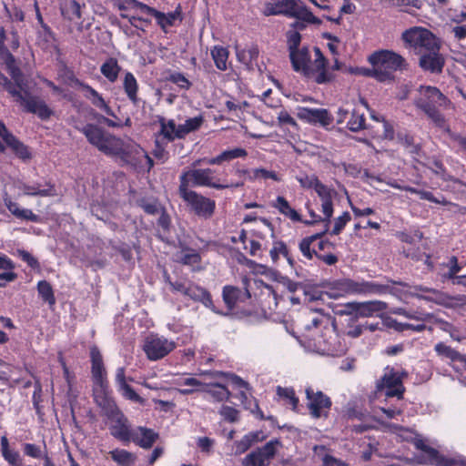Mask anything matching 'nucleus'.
<instances>
[{"label": "nucleus", "instance_id": "obj_4", "mask_svg": "<svg viewBox=\"0 0 466 466\" xmlns=\"http://www.w3.org/2000/svg\"><path fill=\"white\" fill-rule=\"evenodd\" d=\"M313 328H321L320 333L313 339V344L317 351L333 357L342 356L346 353L347 344L338 332L334 321L329 323V319L323 316H314L310 319L309 318L305 324L307 330H310Z\"/></svg>", "mask_w": 466, "mask_h": 466}, {"label": "nucleus", "instance_id": "obj_54", "mask_svg": "<svg viewBox=\"0 0 466 466\" xmlns=\"http://www.w3.org/2000/svg\"><path fill=\"white\" fill-rule=\"evenodd\" d=\"M397 139L399 143L405 148L409 149L411 154L417 155L421 149V147L419 144H415L414 136L407 131L398 132Z\"/></svg>", "mask_w": 466, "mask_h": 466}, {"label": "nucleus", "instance_id": "obj_30", "mask_svg": "<svg viewBox=\"0 0 466 466\" xmlns=\"http://www.w3.org/2000/svg\"><path fill=\"white\" fill-rule=\"evenodd\" d=\"M315 257L329 266L335 265L339 261V258L334 254L336 245L328 239H318Z\"/></svg>", "mask_w": 466, "mask_h": 466}, {"label": "nucleus", "instance_id": "obj_43", "mask_svg": "<svg viewBox=\"0 0 466 466\" xmlns=\"http://www.w3.org/2000/svg\"><path fill=\"white\" fill-rule=\"evenodd\" d=\"M1 453L10 466H21L22 459L18 451L10 450L9 441L5 435L1 437Z\"/></svg>", "mask_w": 466, "mask_h": 466}, {"label": "nucleus", "instance_id": "obj_20", "mask_svg": "<svg viewBox=\"0 0 466 466\" xmlns=\"http://www.w3.org/2000/svg\"><path fill=\"white\" fill-rule=\"evenodd\" d=\"M212 377L216 379H226L232 385L233 389L238 390L236 398L238 399L245 409L249 408L248 406V396L251 395V387L249 383L244 380L238 375L232 372L226 371H214Z\"/></svg>", "mask_w": 466, "mask_h": 466}, {"label": "nucleus", "instance_id": "obj_39", "mask_svg": "<svg viewBox=\"0 0 466 466\" xmlns=\"http://www.w3.org/2000/svg\"><path fill=\"white\" fill-rule=\"evenodd\" d=\"M5 205L9 212L18 219L36 223L41 221L40 217L31 209L21 208L18 203L12 201L10 198L5 199Z\"/></svg>", "mask_w": 466, "mask_h": 466}, {"label": "nucleus", "instance_id": "obj_41", "mask_svg": "<svg viewBox=\"0 0 466 466\" xmlns=\"http://www.w3.org/2000/svg\"><path fill=\"white\" fill-rule=\"evenodd\" d=\"M326 232H327V228L322 232L305 237L300 240V242L299 244V248L300 252L302 253V255L307 259L310 260L313 258V257H315L316 248L315 247L311 248V246L314 242H316L318 239L322 238Z\"/></svg>", "mask_w": 466, "mask_h": 466}, {"label": "nucleus", "instance_id": "obj_48", "mask_svg": "<svg viewBox=\"0 0 466 466\" xmlns=\"http://www.w3.org/2000/svg\"><path fill=\"white\" fill-rule=\"evenodd\" d=\"M402 190L406 191V192H410L411 194H416V195L419 196V198L420 199H423V200H428L430 202H433V203H436V204H441V205H443V206L453 205L450 201L446 200V198L444 197L436 198L432 194V192H431V191L420 190V189L412 187L410 186H404V187H402Z\"/></svg>", "mask_w": 466, "mask_h": 466}, {"label": "nucleus", "instance_id": "obj_58", "mask_svg": "<svg viewBox=\"0 0 466 466\" xmlns=\"http://www.w3.org/2000/svg\"><path fill=\"white\" fill-rule=\"evenodd\" d=\"M300 187L306 189H314L317 193L325 184H323L316 175H303L297 177Z\"/></svg>", "mask_w": 466, "mask_h": 466}, {"label": "nucleus", "instance_id": "obj_2", "mask_svg": "<svg viewBox=\"0 0 466 466\" xmlns=\"http://www.w3.org/2000/svg\"><path fill=\"white\" fill-rule=\"evenodd\" d=\"M6 33L4 26L0 27V90L8 92L16 102H19L24 110L28 113L35 114L42 120L50 118L53 114L52 109L46 103L26 93L25 96L21 93L25 86L24 74L17 66L16 60L12 53L5 46Z\"/></svg>", "mask_w": 466, "mask_h": 466}, {"label": "nucleus", "instance_id": "obj_7", "mask_svg": "<svg viewBox=\"0 0 466 466\" xmlns=\"http://www.w3.org/2000/svg\"><path fill=\"white\" fill-rule=\"evenodd\" d=\"M368 61L375 67V78L380 82L393 79V72L406 66L405 59L390 50H379L372 53Z\"/></svg>", "mask_w": 466, "mask_h": 466}, {"label": "nucleus", "instance_id": "obj_46", "mask_svg": "<svg viewBox=\"0 0 466 466\" xmlns=\"http://www.w3.org/2000/svg\"><path fill=\"white\" fill-rule=\"evenodd\" d=\"M175 384L180 387L177 391L182 395H189L196 391L200 390V387L203 388V384L200 380L195 378H180L175 381Z\"/></svg>", "mask_w": 466, "mask_h": 466}, {"label": "nucleus", "instance_id": "obj_32", "mask_svg": "<svg viewBox=\"0 0 466 466\" xmlns=\"http://www.w3.org/2000/svg\"><path fill=\"white\" fill-rule=\"evenodd\" d=\"M18 188L26 196L55 197L56 195L55 184L51 181H46L44 185L21 183Z\"/></svg>", "mask_w": 466, "mask_h": 466}, {"label": "nucleus", "instance_id": "obj_40", "mask_svg": "<svg viewBox=\"0 0 466 466\" xmlns=\"http://www.w3.org/2000/svg\"><path fill=\"white\" fill-rule=\"evenodd\" d=\"M123 89L128 100L134 105L139 104L138 89L139 85L131 72H126L123 79Z\"/></svg>", "mask_w": 466, "mask_h": 466}, {"label": "nucleus", "instance_id": "obj_10", "mask_svg": "<svg viewBox=\"0 0 466 466\" xmlns=\"http://www.w3.org/2000/svg\"><path fill=\"white\" fill-rule=\"evenodd\" d=\"M307 407L314 419L328 418L332 406L331 399L321 390L308 387L305 390Z\"/></svg>", "mask_w": 466, "mask_h": 466}, {"label": "nucleus", "instance_id": "obj_37", "mask_svg": "<svg viewBox=\"0 0 466 466\" xmlns=\"http://www.w3.org/2000/svg\"><path fill=\"white\" fill-rule=\"evenodd\" d=\"M273 207L282 214L285 218H289L293 222H300L304 224H310L308 220H303L301 215L291 206L289 201L282 196H278Z\"/></svg>", "mask_w": 466, "mask_h": 466}, {"label": "nucleus", "instance_id": "obj_61", "mask_svg": "<svg viewBox=\"0 0 466 466\" xmlns=\"http://www.w3.org/2000/svg\"><path fill=\"white\" fill-rule=\"evenodd\" d=\"M413 445L417 450L423 451L428 456L429 463H431L434 457L438 456L439 451L428 445L426 441L421 438H415L413 441Z\"/></svg>", "mask_w": 466, "mask_h": 466}, {"label": "nucleus", "instance_id": "obj_44", "mask_svg": "<svg viewBox=\"0 0 466 466\" xmlns=\"http://www.w3.org/2000/svg\"><path fill=\"white\" fill-rule=\"evenodd\" d=\"M283 256L289 262V265L293 266L295 261L289 250L286 245V243L282 240H277L273 242L272 248L269 250V256L273 261V263H277L279 256Z\"/></svg>", "mask_w": 466, "mask_h": 466}, {"label": "nucleus", "instance_id": "obj_59", "mask_svg": "<svg viewBox=\"0 0 466 466\" xmlns=\"http://www.w3.org/2000/svg\"><path fill=\"white\" fill-rule=\"evenodd\" d=\"M258 432H249L244 435L241 440L235 442L236 452L238 454L247 451L254 442L258 441Z\"/></svg>", "mask_w": 466, "mask_h": 466}, {"label": "nucleus", "instance_id": "obj_62", "mask_svg": "<svg viewBox=\"0 0 466 466\" xmlns=\"http://www.w3.org/2000/svg\"><path fill=\"white\" fill-rule=\"evenodd\" d=\"M24 455L33 459H43L45 455V449L35 443L25 442L22 445Z\"/></svg>", "mask_w": 466, "mask_h": 466}, {"label": "nucleus", "instance_id": "obj_55", "mask_svg": "<svg viewBox=\"0 0 466 466\" xmlns=\"http://www.w3.org/2000/svg\"><path fill=\"white\" fill-rule=\"evenodd\" d=\"M204 123L203 116L190 117L185 120L184 124L178 125L182 137L185 138L191 132L198 130Z\"/></svg>", "mask_w": 466, "mask_h": 466}, {"label": "nucleus", "instance_id": "obj_36", "mask_svg": "<svg viewBox=\"0 0 466 466\" xmlns=\"http://www.w3.org/2000/svg\"><path fill=\"white\" fill-rule=\"evenodd\" d=\"M248 156V151L242 147H234L222 151L220 154L214 157L205 160L208 165H221L224 162H230L236 158H245Z\"/></svg>", "mask_w": 466, "mask_h": 466}, {"label": "nucleus", "instance_id": "obj_42", "mask_svg": "<svg viewBox=\"0 0 466 466\" xmlns=\"http://www.w3.org/2000/svg\"><path fill=\"white\" fill-rule=\"evenodd\" d=\"M121 71V66L115 57L107 58L100 66L101 74L110 82L115 83Z\"/></svg>", "mask_w": 466, "mask_h": 466}, {"label": "nucleus", "instance_id": "obj_49", "mask_svg": "<svg viewBox=\"0 0 466 466\" xmlns=\"http://www.w3.org/2000/svg\"><path fill=\"white\" fill-rule=\"evenodd\" d=\"M228 50L221 46H216L211 50V56L216 67L220 71H226L228 68L227 61L228 59Z\"/></svg>", "mask_w": 466, "mask_h": 466}, {"label": "nucleus", "instance_id": "obj_52", "mask_svg": "<svg viewBox=\"0 0 466 466\" xmlns=\"http://www.w3.org/2000/svg\"><path fill=\"white\" fill-rule=\"evenodd\" d=\"M258 54L259 51L257 46H252L249 48L244 49L237 48L236 51L238 60L248 66L258 59Z\"/></svg>", "mask_w": 466, "mask_h": 466}, {"label": "nucleus", "instance_id": "obj_11", "mask_svg": "<svg viewBox=\"0 0 466 466\" xmlns=\"http://www.w3.org/2000/svg\"><path fill=\"white\" fill-rule=\"evenodd\" d=\"M132 1L136 4V5L140 9L142 13L155 17L157 25L165 33L167 32L168 27L175 25L177 20L181 22L183 19L182 9L180 5H178L173 12H168L167 14H166L144 3L136 0Z\"/></svg>", "mask_w": 466, "mask_h": 466}, {"label": "nucleus", "instance_id": "obj_22", "mask_svg": "<svg viewBox=\"0 0 466 466\" xmlns=\"http://www.w3.org/2000/svg\"><path fill=\"white\" fill-rule=\"evenodd\" d=\"M347 307L350 313H355L357 317L370 318L383 312L387 309V303L380 300H370L349 303Z\"/></svg>", "mask_w": 466, "mask_h": 466}, {"label": "nucleus", "instance_id": "obj_56", "mask_svg": "<svg viewBox=\"0 0 466 466\" xmlns=\"http://www.w3.org/2000/svg\"><path fill=\"white\" fill-rule=\"evenodd\" d=\"M137 204L145 213L148 215H156L159 212L160 205L155 198L142 197L137 200Z\"/></svg>", "mask_w": 466, "mask_h": 466}, {"label": "nucleus", "instance_id": "obj_53", "mask_svg": "<svg viewBox=\"0 0 466 466\" xmlns=\"http://www.w3.org/2000/svg\"><path fill=\"white\" fill-rule=\"evenodd\" d=\"M347 127L352 132H359L366 128V117L364 113L354 109L347 123Z\"/></svg>", "mask_w": 466, "mask_h": 466}, {"label": "nucleus", "instance_id": "obj_23", "mask_svg": "<svg viewBox=\"0 0 466 466\" xmlns=\"http://www.w3.org/2000/svg\"><path fill=\"white\" fill-rule=\"evenodd\" d=\"M159 130L155 134V137L167 143L174 142L176 139H183L179 126L174 119H167L164 116H158Z\"/></svg>", "mask_w": 466, "mask_h": 466}, {"label": "nucleus", "instance_id": "obj_12", "mask_svg": "<svg viewBox=\"0 0 466 466\" xmlns=\"http://www.w3.org/2000/svg\"><path fill=\"white\" fill-rule=\"evenodd\" d=\"M451 103L450 99L435 86H421V96L415 101L417 108L426 112L427 106L431 109L446 108Z\"/></svg>", "mask_w": 466, "mask_h": 466}, {"label": "nucleus", "instance_id": "obj_31", "mask_svg": "<svg viewBox=\"0 0 466 466\" xmlns=\"http://www.w3.org/2000/svg\"><path fill=\"white\" fill-rule=\"evenodd\" d=\"M200 391L208 395L210 400L215 402L228 401L232 397L228 388L220 382L204 383Z\"/></svg>", "mask_w": 466, "mask_h": 466}, {"label": "nucleus", "instance_id": "obj_19", "mask_svg": "<svg viewBox=\"0 0 466 466\" xmlns=\"http://www.w3.org/2000/svg\"><path fill=\"white\" fill-rule=\"evenodd\" d=\"M248 284L249 279L245 277L242 279V289L231 285L223 287L222 299L228 310H233L238 303L246 302L251 298Z\"/></svg>", "mask_w": 466, "mask_h": 466}, {"label": "nucleus", "instance_id": "obj_33", "mask_svg": "<svg viewBox=\"0 0 466 466\" xmlns=\"http://www.w3.org/2000/svg\"><path fill=\"white\" fill-rule=\"evenodd\" d=\"M158 433L152 429L139 426L134 431L131 441L143 449H150L158 439Z\"/></svg>", "mask_w": 466, "mask_h": 466}, {"label": "nucleus", "instance_id": "obj_1", "mask_svg": "<svg viewBox=\"0 0 466 466\" xmlns=\"http://www.w3.org/2000/svg\"><path fill=\"white\" fill-rule=\"evenodd\" d=\"M87 142L106 157L115 158L122 167H129L136 171L154 167V160L147 151L132 139L124 140L103 127L87 123L82 127H76Z\"/></svg>", "mask_w": 466, "mask_h": 466}, {"label": "nucleus", "instance_id": "obj_13", "mask_svg": "<svg viewBox=\"0 0 466 466\" xmlns=\"http://www.w3.org/2000/svg\"><path fill=\"white\" fill-rule=\"evenodd\" d=\"M377 388L379 390H385V395L389 398L403 399L405 387L402 382V375L395 371L393 368H386L384 375L377 384Z\"/></svg>", "mask_w": 466, "mask_h": 466}, {"label": "nucleus", "instance_id": "obj_21", "mask_svg": "<svg viewBox=\"0 0 466 466\" xmlns=\"http://www.w3.org/2000/svg\"><path fill=\"white\" fill-rule=\"evenodd\" d=\"M176 348L173 341H169L164 338L149 337L144 345V351L147 358L151 360H157L166 357Z\"/></svg>", "mask_w": 466, "mask_h": 466}, {"label": "nucleus", "instance_id": "obj_35", "mask_svg": "<svg viewBox=\"0 0 466 466\" xmlns=\"http://www.w3.org/2000/svg\"><path fill=\"white\" fill-rule=\"evenodd\" d=\"M358 287L359 280L349 278L334 280L330 284V289L335 297H342L348 294L358 295Z\"/></svg>", "mask_w": 466, "mask_h": 466}, {"label": "nucleus", "instance_id": "obj_38", "mask_svg": "<svg viewBox=\"0 0 466 466\" xmlns=\"http://www.w3.org/2000/svg\"><path fill=\"white\" fill-rule=\"evenodd\" d=\"M116 383L118 386V390L122 392V395L133 401H141V397L136 392V390L127 382L125 368L120 367L116 372Z\"/></svg>", "mask_w": 466, "mask_h": 466}, {"label": "nucleus", "instance_id": "obj_27", "mask_svg": "<svg viewBox=\"0 0 466 466\" xmlns=\"http://www.w3.org/2000/svg\"><path fill=\"white\" fill-rule=\"evenodd\" d=\"M185 297L189 298L195 302H200L206 308L211 309L215 308L210 292L207 289L191 281L188 282L187 290H185Z\"/></svg>", "mask_w": 466, "mask_h": 466}, {"label": "nucleus", "instance_id": "obj_14", "mask_svg": "<svg viewBox=\"0 0 466 466\" xmlns=\"http://www.w3.org/2000/svg\"><path fill=\"white\" fill-rule=\"evenodd\" d=\"M5 144L23 161H27L32 158V153L29 147L10 133L5 125L0 120V153L5 151Z\"/></svg>", "mask_w": 466, "mask_h": 466}, {"label": "nucleus", "instance_id": "obj_63", "mask_svg": "<svg viewBox=\"0 0 466 466\" xmlns=\"http://www.w3.org/2000/svg\"><path fill=\"white\" fill-rule=\"evenodd\" d=\"M218 413L224 420L229 423H235L239 420V410L234 407L223 405Z\"/></svg>", "mask_w": 466, "mask_h": 466}, {"label": "nucleus", "instance_id": "obj_9", "mask_svg": "<svg viewBox=\"0 0 466 466\" xmlns=\"http://www.w3.org/2000/svg\"><path fill=\"white\" fill-rule=\"evenodd\" d=\"M180 198L189 211L199 218L210 219L216 210V201L192 189H178Z\"/></svg>", "mask_w": 466, "mask_h": 466}, {"label": "nucleus", "instance_id": "obj_8", "mask_svg": "<svg viewBox=\"0 0 466 466\" xmlns=\"http://www.w3.org/2000/svg\"><path fill=\"white\" fill-rule=\"evenodd\" d=\"M401 39L420 56L429 51H440L441 49L439 39L431 31L424 27L414 26L405 30L401 35Z\"/></svg>", "mask_w": 466, "mask_h": 466}, {"label": "nucleus", "instance_id": "obj_64", "mask_svg": "<svg viewBox=\"0 0 466 466\" xmlns=\"http://www.w3.org/2000/svg\"><path fill=\"white\" fill-rule=\"evenodd\" d=\"M258 178L272 179L274 181H280V177L278 173L272 170H268L263 167L255 168L252 170V176H249V180H255Z\"/></svg>", "mask_w": 466, "mask_h": 466}, {"label": "nucleus", "instance_id": "obj_29", "mask_svg": "<svg viewBox=\"0 0 466 466\" xmlns=\"http://www.w3.org/2000/svg\"><path fill=\"white\" fill-rule=\"evenodd\" d=\"M419 65L424 71L441 73L445 65V61L440 54V51H429L420 56Z\"/></svg>", "mask_w": 466, "mask_h": 466}, {"label": "nucleus", "instance_id": "obj_47", "mask_svg": "<svg viewBox=\"0 0 466 466\" xmlns=\"http://www.w3.org/2000/svg\"><path fill=\"white\" fill-rule=\"evenodd\" d=\"M427 107L428 110L424 113L428 118L431 119L434 127L440 128L451 136L452 132L451 130L450 125L448 124L444 115L441 113L440 108L431 109L430 106Z\"/></svg>", "mask_w": 466, "mask_h": 466}, {"label": "nucleus", "instance_id": "obj_3", "mask_svg": "<svg viewBox=\"0 0 466 466\" xmlns=\"http://www.w3.org/2000/svg\"><path fill=\"white\" fill-rule=\"evenodd\" d=\"M314 60L308 46H302L289 53V59L295 72L312 79L319 85L328 84L334 80L335 76L328 70L329 61L319 47L314 46Z\"/></svg>", "mask_w": 466, "mask_h": 466}, {"label": "nucleus", "instance_id": "obj_15", "mask_svg": "<svg viewBox=\"0 0 466 466\" xmlns=\"http://www.w3.org/2000/svg\"><path fill=\"white\" fill-rule=\"evenodd\" d=\"M68 79L70 80L73 86L78 87L84 92V96L87 100H89L94 106L102 110L107 116L114 117L116 116L113 109L106 102L102 95L98 93L95 88H93L90 85L77 78L73 72H70V76H68Z\"/></svg>", "mask_w": 466, "mask_h": 466}, {"label": "nucleus", "instance_id": "obj_51", "mask_svg": "<svg viewBox=\"0 0 466 466\" xmlns=\"http://www.w3.org/2000/svg\"><path fill=\"white\" fill-rule=\"evenodd\" d=\"M37 292L42 300L46 302L50 307H53L56 304L54 289L48 281H38Z\"/></svg>", "mask_w": 466, "mask_h": 466}, {"label": "nucleus", "instance_id": "obj_6", "mask_svg": "<svg viewBox=\"0 0 466 466\" xmlns=\"http://www.w3.org/2000/svg\"><path fill=\"white\" fill-rule=\"evenodd\" d=\"M263 15H285L312 25L321 24V20L309 10L301 0H271L265 4Z\"/></svg>", "mask_w": 466, "mask_h": 466}, {"label": "nucleus", "instance_id": "obj_16", "mask_svg": "<svg viewBox=\"0 0 466 466\" xmlns=\"http://www.w3.org/2000/svg\"><path fill=\"white\" fill-rule=\"evenodd\" d=\"M278 440H272L249 452L242 461L243 466H267L277 453Z\"/></svg>", "mask_w": 466, "mask_h": 466}, {"label": "nucleus", "instance_id": "obj_60", "mask_svg": "<svg viewBox=\"0 0 466 466\" xmlns=\"http://www.w3.org/2000/svg\"><path fill=\"white\" fill-rule=\"evenodd\" d=\"M430 464L436 466H466V459L448 458L438 451V456L434 457Z\"/></svg>", "mask_w": 466, "mask_h": 466}, {"label": "nucleus", "instance_id": "obj_25", "mask_svg": "<svg viewBox=\"0 0 466 466\" xmlns=\"http://www.w3.org/2000/svg\"><path fill=\"white\" fill-rule=\"evenodd\" d=\"M317 195L320 200V211L324 215L326 227H328L330 222V218L333 216V199L337 196V191L333 187L324 185L319 190H318Z\"/></svg>", "mask_w": 466, "mask_h": 466}, {"label": "nucleus", "instance_id": "obj_28", "mask_svg": "<svg viewBox=\"0 0 466 466\" xmlns=\"http://www.w3.org/2000/svg\"><path fill=\"white\" fill-rule=\"evenodd\" d=\"M59 10L65 20L74 22L82 19V9L86 7L85 3L80 4L76 0H57Z\"/></svg>", "mask_w": 466, "mask_h": 466}, {"label": "nucleus", "instance_id": "obj_26", "mask_svg": "<svg viewBox=\"0 0 466 466\" xmlns=\"http://www.w3.org/2000/svg\"><path fill=\"white\" fill-rule=\"evenodd\" d=\"M298 116L300 119L314 125L320 124L323 127H327L332 123L330 114L325 108L303 107Z\"/></svg>", "mask_w": 466, "mask_h": 466}, {"label": "nucleus", "instance_id": "obj_17", "mask_svg": "<svg viewBox=\"0 0 466 466\" xmlns=\"http://www.w3.org/2000/svg\"><path fill=\"white\" fill-rule=\"evenodd\" d=\"M92 396L95 403L101 409L102 416L111 420L122 412L111 396L109 386L103 388H93Z\"/></svg>", "mask_w": 466, "mask_h": 466}, {"label": "nucleus", "instance_id": "obj_18", "mask_svg": "<svg viewBox=\"0 0 466 466\" xmlns=\"http://www.w3.org/2000/svg\"><path fill=\"white\" fill-rule=\"evenodd\" d=\"M91 377L93 388H103L109 386L107 372L104 364L102 353L97 346L90 347Z\"/></svg>", "mask_w": 466, "mask_h": 466}, {"label": "nucleus", "instance_id": "obj_5", "mask_svg": "<svg viewBox=\"0 0 466 466\" xmlns=\"http://www.w3.org/2000/svg\"><path fill=\"white\" fill-rule=\"evenodd\" d=\"M215 170L211 168H192L183 170L179 176L178 189H191L195 187H208L215 189H225L230 187H241L244 186V179L228 183L214 176Z\"/></svg>", "mask_w": 466, "mask_h": 466}, {"label": "nucleus", "instance_id": "obj_57", "mask_svg": "<svg viewBox=\"0 0 466 466\" xmlns=\"http://www.w3.org/2000/svg\"><path fill=\"white\" fill-rule=\"evenodd\" d=\"M434 350L437 355L450 360L451 361H456L461 360V354L456 350L452 349L451 346L446 345L443 342H439L435 345Z\"/></svg>", "mask_w": 466, "mask_h": 466}, {"label": "nucleus", "instance_id": "obj_34", "mask_svg": "<svg viewBox=\"0 0 466 466\" xmlns=\"http://www.w3.org/2000/svg\"><path fill=\"white\" fill-rule=\"evenodd\" d=\"M394 294V289L390 284H380L376 281L359 280L358 295H384Z\"/></svg>", "mask_w": 466, "mask_h": 466}, {"label": "nucleus", "instance_id": "obj_50", "mask_svg": "<svg viewBox=\"0 0 466 466\" xmlns=\"http://www.w3.org/2000/svg\"><path fill=\"white\" fill-rule=\"evenodd\" d=\"M277 394L279 398L283 399L285 404L289 405L294 411L299 410V400L296 396L293 388H283L281 386L277 387Z\"/></svg>", "mask_w": 466, "mask_h": 466}, {"label": "nucleus", "instance_id": "obj_24", "mask_svg": "<svg viewBox=\"0 0 466 466\" xmlns=\"http://www.w3.org/2000/svg\"><path fill=\"white\" fill-rule=\"evenodd\" d=\"M112 424L109 427L110 434L123 443L131 441L134 431L130 430L127 418L123 412L110 420Z\"/></svg>", "mask_w": 466, "mask_h": 466}, {"label": "nucleus", "instance_id": "obj_45", "mask_svg": "<svg viewBox=\"0 0 466 466\" xmlns=\"http://www.w3.org/2000/svg\"><path fill=\"white\" fill-rule=\"evenodd\" d=\"M111 459L119 466H134L137 456L124 449H115L109 451Z\"/></svg>", "mask_w": 466, "mask_h": 466}]
</instances>
